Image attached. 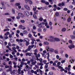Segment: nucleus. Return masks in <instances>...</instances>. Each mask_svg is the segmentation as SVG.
Returning a JSON list of instances; mask_svg holds the SVG:
<instances>
[{"label":"nucleus","instance_id":"22","mask_svg":"<svg viewBox=\"0 0 75 75\" xmlns=\"http://www.w3.org/2000/svg\"><path fill=\"white\" fill-rule=\"evenodd\" d=\"M55 15L57 17H58V16H59V13H58V12L56 13Z\"/></svg>","mask_w":75,"mask_h":75},{"label":"nucleus","instance_id":"49","mask_svg":"<svg viewBox=\"0 0 75 75\" xmlns=\"http://www.w3.org/2000/svg\"><path fill=\"white\" fill-rule=\"evenodd\" d=\"M56 57L57 59H59V56L58 55H57Z\"/></svg>","mask_w":75,"mask_h":75},{"label":"nucleus","instance_id":"47","mask_svg":"<svg viewBox=\"0 0 75 75\" xmlns=\"http://www.w3.org/2000/svg\"><path fill=\"white\" fill-rule=\"evenodd\" d=\"M65 71V69H63V68H62L60 70V71L62 72V71Z\"/></svg>","mask_w":75,"mask_h":75},{"label":"nucleus","instance_id":"21","mask_svg":"<svg viewBox=\"0 0 75 75\" xmlns=\"http://www.w3.org/2000/svg\"><path fill=\"white\" fill-rule=\"evenodd\" d=\"M30 44V43L29 42H26V46H28V45Z\"/></svg>","mask_w":75,"mask_h":75},{"label":"nucleus","instance_id":"48","mask_svg":"<svg viewBox=\"0 0 75 75\" xmlns=\"http://www.w3.org/2000/svg\"><path fill=\"white\" fill-rule=\"evenodd\" d=\"M46 31H47V28H45L43 29V31L44 32H46Z\"/></svg>","mask_w":75,"mask_h":75},{"label":"nucleus","instance_id":"60","mask_svg":"<svg viewBox=\"0 0 75 75\" xmlns=\"http://www.w3.org/2000/svg\"><path fill=\"white\" fill-rule=\"evenodd\" d=\"M43 38V36H40L39 37L40 38V39H42V38Z\"/></svg>","mask_w":75,"mask_h":75},{"label":"nucleus","instance_id":"14","mask_svg":"<svg viewBox=\"0 0 75 75\" xmlns=\"http://www.w3.org/2000/svg\"><path fill=\"white\" fill-rule=\"evenodd\" d=\"M54 40H55V41H60V40L58 38H54Z\"/></svg>","mask_w":75,"mask_h":75},{"label":"nucleus","instance_id":"44","mask_svg":"<svg viewBox=\"0 0 75 75\" xmlns=\"http://www.w3.org/2000/svg\"><path fill=\"white\" fill-rule=\"evenodd\" d=\"M69 43H70V44H72V41L71 40H70L69 41Z\"/></svg>","mask_w":75,"mask_h":75},{"label":"nucleus","instance_id":"39","mask_svg":"<svg viewBox=\"0 0 75 75\" xmlns=\"http://www.w3.org/2000/svg\"><path fill=\"white\" fill-rule=\"evenodd\" d=\"M54 7L55 8H57V5L56 4H54Z\"/></svg>","mask_w":75,"mask_h":75},{"label":"nucleus","instance_id":"51","mask_svg":"<svg viewBox=\"0 0 75 75\" xmlns=\"http://www.w3.org/2000/svg\"><path fill=\"white\" fill-rule=\"evenodd\" d=\"M2 75H6V73L5 72H4L2 73Z\"/></svg>","mask_w":75,"mask_h":75},{"label":"nucleus","instance_id":"35","mask_svg":"<svg viewBox=\"0 0 75 75\" xmlns=\"http://www.w3.org/2000/svg\"><path fill=\"white\" fill-rule=\"evenodd\" d=\"M28 37L29 38H31V37H32V35H31V34H28Z\"/></svg>","mask_w":75,"mask_h":75},{"label":"nucleus","instance_id":"24","mask_svg":"<svg viewBox=\"0 0 75 75\" xmlns=\"http://www.w3.org/2000/svg\"><path fill=\"white\" fill-rule=\"evenodd\" d=\"M53 75V73L52 72H50L48 74V75Z\"/></svg>","mask_w":75,"mask_h":75},{"label":"nucleus","instance_id":"32","mask_svg":"<svg viewBox=\"0 0 75 75\" xmlns=\"http://www.w3.org/2000/svg\"><path fill=\"white\" fill-rule=\"evenodd\" d=\"M54 52L55 54H58V51L57 50H55Z\"/></svg>","mask_w":75,"mask_h":75},{"label":"nucleus","instance_id":"10","mask_svg":"<svg viewBox=\"0 0 75 75\" xmlns=\"http://www.w3.org/2000/svg\"><path fill=\"white\" fill-rule=\"evenodd\" d=\"M23 33L24 34H27L28 33V32L26 30H24L23 31Z\"/></svg>","mask_w":75,"mask_h":75},{"label":"nucleus","instance_id":"1","mask_svg":"<svg viewBox=\"0 0 75 75\" xmlns=\"http://www.w3.org/2000/svg\"><path fill=\"white\" fill-rule=\"evenodd\" d=\"M5 68H9L8 69H7L6 70L7 72H9V71H10V72H11V71H12V69H11V68H12V66H11V65L7 66L6 65L5 66Z\"/></svg>","mask_w":75,"mask_h":75},{"label":"nucleus","instance_id":"52","mask_svg":"<svg viewBox=\"0 0 75 75\" xmlns=\"http://www.w3.org/2000/svg\"><path fill=\"white\" fill-rule=\"evenodd\" d=\"M33 30H35L36 29V27L35 26H34L33 27Z\"/></svg>","mask_w":75,"mask_h":75},{"label":"nucleus","instance_id":"61","mask_svg":"<svg viewBox=\"0 0 75 75\" xmlns=\"http://www.w3.org/2000/svg\"><path fill=\"white\" fill-rule=\"evenodd\" d=\"M16 35L17 37H19V35H18V34L17 33L16 34Z\"/></svg>","mask_w":75,"mask_h":75},{"label":"nucleus","instance_id":"17","mask_svg":"<svg viewBox=\"0 0 75 75\" xmlns=\"http://www.w3.org/2000/svg\"><path fill=\"white\" fill-rule=\"evenodd\" d=\"M24 41L26 42H29V40H28V38H26V39H25Z\"/></svg>","mask_w":75,"mask_h":75},{"label":"nucleus","instance_id":"36","mask_svg":"<svg viewBox=\"0 0 75 75\" xmlns=\"http://www.w3.org/2000/svg\"><path fill=\"white\" fill-rule=\"evenodd\" d=\"M47 51L48 52L49 51V50L48 49H50V47H49V46H47Z\"/></svg>","mask_w":75,"mask_h":75},{"label":"nucleus","instance_id":"64","mask_svg":"<svg viewBox=\"0 0 75 75\" xmlns=\"http://www.w3.org/2000/svg\"><path fill=\"white\" fill-rule=\"evenodd\" d=\"M20 47H19L18 46H16V49H17V50H18L19 49Z\"/></svg>","mask_w":75,"mask_h":75},{"label":"nucleus","instance_id":"63","mask_svg":"<svg viewBox=\"0 0 75 75\" xmlns=\"http://www.w3.org/2000/svg\"><path fill=\"white\" fill-rule=\"evenodd\" d=\"M44 65V64H42V63H40V65H41V66H42Z\"/></svg>","mask_w":75,"mask_h":75},{"label":"nucleus","instance_id":"9","mask_svg":"<svg viewBox=\"0 0 75 75\" xmlns=\"http://www.w3.org/2000/svg\"><path fill=\"white\" fill-rule=\"evenodd\" d=\"M23 27H24V26H23L22 25H19L18 27V28L21 30H22V28H23Z\"/></svg>","mask_w":75,"mask_h":75},{"label":"nucleus","instance_id":"27","mask_svg":"<svg viewBox=\"0 0 75 75\" xmlns=\"http://www.w3.org/2000/svg\"><path fill=\"white\" fill-rule=\"evenodd\" d=\"M63 10L64 11H67V10H68V9L67 8H64Z\"/></svg>","mask_w":75,"mask_h":75},{"label":"nucleus","instance_id":"29","mask_svg":"<svg viewBox=\"0 0 75 75\" xmlns=\"http://www.w3.org/2000/svg\"><path fill=\"white\" fill-rule=\"evenodd\" d=\"M21 22L22 23H25V21L24 20H21Z\"/></svg>","mask_w":75,"mask_h":75},{"label":"nucleus","instance_id":"3","mask_svg":"<svg viewBox=\"0 0 75 75\" xmlns=\"http://www.w3.org/2000/svg\"><path fill=\"white\" fill-rule=\"evenodd\" d=\"M24 13L25 16H27V17H28L29 16V15H30V13H29V12L28 11H25L24 12Z\"/></svg>","mask_w":75,"mask_h":75},{"label":"nucleus","instance_id":"50","mask_svg":"<svg viewBox=\"0 0 75 75\" xmlns=\"http://www.w3.org/2000/svg\"><path fill=\"white\" fill-rule=\"evenodd\" d=\"M69 7L70 8H73V6L72 5H70L69 6Z\"/></svg>","mask_w":75,"mask_h":75},{"label":"nucleus","instance_id":"18","mask_svg":"<svg viewBox=\"0 0 75 75\" xmlns=\"http://www.w3.org/2000/svg\"><path fill=\"white\" fill-rule=\"evenodd\" d=\"M30 46H28V48L27 49L28 50V51H30L31 50V48L30 47Z\"/></svg>","mask_w":75,"mask_h":75},{"label":"nucleus","instance_id":"62","mask_svg":"<svg viewBox=\"0 0 75 75\" xmlns=\"http://www.w3.org/2000/svg\"><path fill=\"white\" fill-rule=\"evenodd\" d=\"M50 63L51 64H53V61H51L50 62Z\"/></svg>","mask_w":75,"mask_h":75},{"label":"nucleus","instance_id":"56","mask_svg":"<svg viewBox=\"0 0 75 75\" xmlns=\"http://www.w3.org/2000/svg\"><path fill=\"white\" fill-rule=\"evenodd\" d=\"M16 18L17 19H18H18H19V18H20V16H17L16 17Z\"/></svg>","mask_w":75,"mask_h":75},{"label":"nucleus","instance_id":"34","mask_svg":"<svg viewBox=\"0 0 75 75\" xmlns=\"http://www.w3.org/2000/svg\"><path fill=\"white\" fill-rule=\"evenodd\" d=\"M39 61H40V62H42V58L39 59Z\"/></svg>","mask_w":75,"mask_h":75},{"label":"nucleus","instance_id":"7","mask_svg":"<svg viewBox=\"0 0 75 75\" xmlns=\"http://www.w3.org/2000/svg\"><path fill=\"white\" fill-rule=\"evenodd\" d=\"M29 56V57H30V56H31V53H27L26 54V56Z\"/></svg>","mask_w":75,"mask_h":75},{"label":"nucleus","instance_id":"53","mask_svg":"<svg viewBox=\"0 0 75 75\" xmlns=\"http://www.w3.org/2000/svg\"><path fill=\"white\" fill-rule=\"evenodd\" d=\"M20 35H21V36H23L24 35V34L22 33H20Z\"/></svg>","mask_w":75,"mask_h":75},{"label":"nucleus","instance_id":"26","mask_svg":"<svg viewBox=\"0 0 75 75\" xmlns=\"http://www.w3.org/2000/svg\"><path fill=\"white\" fill-rule=\"evenodd\" d=\"M29 46H30V47L31 48H33L34 47V45H30Z\"/></svg>","mask_w":75,"mask_h":75},{"label":"nucleus","instance_id":"11","mask_svg":"<svg viewBox=\"0 0 75 75\" xmlns=\"http://www.w3.org/2000/svg\"><path fill=\"white\" fill-rule=\"evenodd\" d=\"M35 64H37V62L36 61H35L34 62H33L31 63L32 65H34Z\"/></svg>","mask_w":75,"mask_h":75},{"label":"nucleus","instance_id":"2","mask_svg":"<svg viewBox=\"0 0 75 75\" xmlns=\"http://www.w3.org/2000/svg\"><path fill=\"white\" fill-rule=\"evenodd\" d=\"M50 38L51 39H48V41H49L50 42H54V37L50 36Z\"/></svg>","mask_w":75,"mask_h":75},{"label":"nucleus","instance_id":"16","mask_svg":"<svg viewBox=\"0 0 75 75\" xmlns=\"http://www.w3.org/2000/svg\"><path fill=\"white\" fill-rule=\"evenodd\" d=\"M66 28H63L62 29V31L63 32H64L65 31H66Z\"/></svg>","mask_w":75,"mask_h":75},{"label":"nucleus","instance_id":"58","mask_svg":"<svg viewBox=\"0 0 75 75\" xmlns=\"http://www.w3.org/2000/svg\"><path fill=\"white\" fill-rule=\"evenodd\" d=\"M69 48H70V50H71V49H72V46H69Z\"/></svg>","mask_w":75,"mask_h":75},{"label":"nucleus","instance_id":"6","mask_svg":"<svg viewBox=\"0 0 75 75\" xmlns=\"http://www.w3.org/2000/svg\"><path fill=\"white\" fill-rule=\"evenodd\" d=\"M25 8L28 10H30V7L28 6V5H25Z\"/></svg>","mask_w":75,"mask_h":75},{"label":"nucleus","instance_id":"28","mask_svg":"<svg viewBox=\"0 0 75 75\" xmlns=\"http://www.w3.org/2000/svg\"><path fill=\"white\" fill-rule=\"evenodd\" d=\"M7 20H8V21H9V22L11 21V19L10 18H7Z\"/></svg>","mask_w":75,"mask_h":75},{"label":"nucleus","instance_id":"25","mask_svg":"<svg viewBox=\"0 0 75 75\" xmlns=\"http://www.w3.org/2000/svg\"><path fill=\"white\" fill-rule=\"evenodd\" d=\"M12 11L13 14H15V10H14V9H12Z\"/></svg>","mask_w":75,"mask_h":75},{"label":"nucleus","instance_id":"46","mask_svg":"<svg viewBox=\"0 0 75 75\" xmlns=\"http://www.w3.org/2000/svg\"><path fill=\"white\" fill-rule=\"evenodd\" d=\"M65 56L66 57V58H68V54H65Z\"/></svg>","mask_w":75,"mask_h":75},{"label":"nucleus","instance_id":"37","mask_svg":"<svg viewBox=\"0 0 75 75\" xmlns=\"http://www.w3.org/2000/svg\"><path fill=\"white\" fill-rule=\"evenodd\" d=\"M45 3L46 5H49L50 4V3L48 2H46Z\"/></svg>","mask_w":75,"mask_h":75},{"label":"nucleus","instance_id":"15","mask_svg":"<svg viewBox=\"0 0 75 75\" xmlns=\"http://www.w3.org/2000/svg\"><path fill=\"white\" fill-rule=\"evenodd\" d=\"M71 21V18H69L67 19V22L68 23H69Z\"/></svg>","mask_w":75,"mask_h":75},{"label":"nucleus","instance_id":"42","mask_svg":"<svg viewBox=\"0 0 75 75\" xmlns=\"http://www.w3.org/2000/svg\"><path fill=\"white\" fill-rule=\"evenodd\" d=\"M10 58H13V55H11V54H10Z\"/></svg>","mask_w":75,"mask_h":75},{"label":"nucleus","instance_id":"54","mask_svg":"<svg viewBox=\"0 0 75 75\" xmlns=\"http://www.w3.org/2000/svg\"><path fill=\"white\" fill-rule=\"evenodd\" d=\"M35 67L37 68V69H38L39 68V67L37 65H35Z\"/></svg>","mask_w":75,"mask_h":75},{"label":"nucleus","instance_id":"57","mask_svg":"<svg viewBox=\"0 0 75 75\" xmlns=\"http://www.w3.org/2000/svg\"><path fill=\"white\" fill-rule=\"evenodd\" d=\"M16 33H18V34H19L20 33V30H18L16 31Z\"/></svg>","mask_w":75,"mask_h":75},{"label":"nucleus","instance_id":"30","mask_svg":"<svg viewBox=\"0 0 75 75\" xmlns=\"http://www.w3.org/2000/svg\"><path fill=\"white\" fill-rule=\"evenodd\" d=\"M36 57L40 58V54H38L37 55H36Z\"/></svg>","mask_w":75,"mask_h":75},{"label":"nucleus","instance_id":"23","mask_svg":"<svg viewBox=\"0 0 75 75\" xmlns=\"http://www.w3.org/2000/svg\"><path fill=\"white\" fill-rule=\"evenodd\" d=\"M48 67V65L46 64L45 66V69H47Z\"/></svg>","mask_w":75,"mask_h":75},{"label":"nucleus","instance_id":"43","mask_svg":"<svg viewBox=\"0 0 75 75\" xmlns=\"http://www.w3.org/2000/svg\"><path fill=\"white\" fill-rule=\"evenodd\" d=\"M39 20H40V21H42V18H40L39 19Z\"/></svg>","mask_w":75,"mask_h":75},{"label":"nucleus","instance_id":"4","mask_svg":"<svg viewBox=\"0 0 75 75\" xmlns=\"http://www.w3.org/2000/svg\"><path fill=\"white\" fill-rule=\"evenodd\" d=\"M18 15L19 17H21L22 18H23V17H24V15L21 13H18Z\"/></svg>","mask_w":75,"mask_h":75},{"label":"nucleus","instance_id":"55","mask_svg":"<svg viewBox=\"0 0 75 75\" xmlns=\"http://www.w3.org/2000/svg\"><path fill=\"white\" fill-rule=\"evenodd\" d=\"M21 65H24V62H21Z\"/></svg>","mask_w":75,"mask_h":75},{"label":"nucleus","instance_id":"19","mask_svg":"<svg viewBox=\"0 0 75 75\" xmlns=\"http://www.w3.org/2000/svg\"><path fill=\"white\" fill-rule=\"evenodd\" d=\"M29 3L31 5V4H33V1L30 0H29Z\"/></svg>","mask_w":75,"mask_h":75},{"label":"nucleus","instance_id":"13","mask_svg":"<svg viewBox=\"0 0 75 75\" xmlns=\"http://www.w3.org/2000/svg\"><path fill=\"white\" fill-rule=\"evenodd\" d=\"M70 37L72 38V39L75 38V36L72 35L70 36Z\"/></svg>","mask_w":75,"mask_h":75},{"label":"nucleus","instance_id":"31","mask_svg":"<svg viewBox=\"0 0 75 75\" xmlns=\"http://www.w3.org/2000/svg\"><path fill=\"white\" fill-rule=\"evenodd\" d=\"M33 17L35 19H37V17L35 15H33Z\"/></svg>","mask_w":75,"mask_h":75},{"label":"nucleus","instance_id":"12","mask_svg":"<svg viewBox=\"0 0 75 75\" xmlns=\"http://www.w3.org/2000/svg\"><path fill=\"white\" fill-rule=\"evenodd\" d=\"M44 43L45 45H49V43L48 42H47V41L44 42Z\"/></svg>","mask_w":75,"mask_h":75},{"label":"nucleus","instance_id":"45","mask_svg":"<svg viewBox=\"0 0 75 75\" xmlns=\"http://www.w3.org/2000/svg\"><path fill=\"white\" fill-rule=\"evenodd\" d=\"M5 16H9V15H10V14H9L8 13H6L5 14Z\"/></svg>","mask_w":75,"mask_h":75},{"label":"nucleus","instance_id":"41","mask_svg":"<svg viewBox=\"0 0 75 75\" xmlns=\"http://www.w3.org/2000/svg\"><path fill=\"white\" fill-rule=\"evenodd\" d=\"M41 1V3H45V1H44V0H42Z\"/></svg>","mask_w":75,"mask_h":75},{"label":"nucleus","instance_id":"40","mask_svg":"<svg viewBox=\"0 0 75 75\" xmlns=\"http://www.w3.org/2000/svg\"><path fill=\"white\" fill-rule=\"evenodd\" d=\"M65 62V60H63L62 61L61 63H62V64H64V62Z\"/></svg>","mask_w":75,"mask_h":75},{"label":"nucleus","instance_id":"5","mask_svg":"<svg viewBox=\"0 0 75 75\" xmlns=\"http://www.w3.org/2000/svg\"><path fill=\"white\" fill-rule=\"evenodd\" d=\"M64 5L65 4L63 2H62L61 3H59L58 4V6H59V7H61V6H64Z\"/></svg>","mask_w":75,"mask_h":75},{"label":"nucleus","instance_id":"33","mask_svg":"<svg viewBox=\"0 0 75 75\" xmlns=\"http://www.w3.org/2000/svg\"><path fill=\"white\" fill-rule=\"evenodd\" d=\"M15 5L17 6H20V4L18 3H16V4Z\"/></svg>","mask_w":75,"mask_h":75},{"label":"nucleus","instance_id":"8","mask_svg":"<svg viewBox=\"0 0 75 75\" xmlns=\"http://www.w3.org/2000/svg\"><path fill=\"white\" fill-rule=\"evenodd\" d=\"M38 27H39V28H42V25L41 24V23H40L38 25Z\"/></svg>","mask_w":75,"mask_h":75},{"label":"nucleus","instance_id":"59","mask_svg":"<svg viewBox=\"0 0 75 75\" xmlns=\"http://www.w3.org/2000/svg\"><path fill=\"white\" fill-rule=\"evenodd\" d=\"M58 68L59 69H62V68H63V67H62L61 66H59V67H58Z\"/></svg>","mask_w":75,"mask_h":75},{"label":"nucleus","instance_id":"38","mask_svg":"<svg viewBox=\"0 0 75 75\" xmlns=\"http://www.w3.org/2000/svg\"><path fill=\"white\" fill-rule=\"evenodd\" d=\"M50 51V52H53L54 51V49H50V50H49V51Z\"/></svg>","mask_w":75,"mask_h":75},{"label":"nucleus","instance_id":"20","mask_svg":"<svg viewBox=\"0 0 75 75\" xmlns=\"http://www.w3.org/2000/svg\"><path fill=\"white\" fill-rule=\"evenodd\" d=\"M38 31L39 33H41V29L40 28L38 29Z\"/></svg>","mask_w":75,"mask_h":75}]
</instances>
